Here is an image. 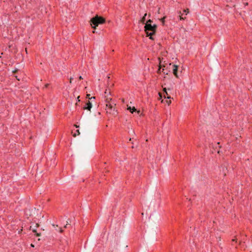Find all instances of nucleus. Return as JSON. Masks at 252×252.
I'll return each instance as SVG.
<instances>
[{
	"mask_svg": "<svg viewBox=\"0 0 252 252\" xmlns=\"http://www.w3.org/2000/svg\"><path fill=\"white\" fill-rule=\"evenodd\" d=\"M157 29V25L154 24H145L144 26V31H145L147 36L149 37V38L153 40V36L155 34Z\"/></svg>",
	"mask_w": 252,
	"mask_h": 252,
	"instance_id": "1",
	"label": "nucleus"
},
{
	"mask_svg": "<svg viewBox=\"0 0 252 252\" xmlns=\"http://www.w3.org/2000/svg\"><path fill=\"white\" fill-rule=\"evenodd\" d=\"M105 22V19L97 15L92 18L90 20V23L92 27L94 29H95L96 27L99 25L103 24Z\"/></svg>",
	"mask_w": 252,
	"mask_h": 252,
	"instance_id": "2",
	"label": "nucleus"
},
{
	"mask_svg": "<svg viewBox=\"0 0 252 252\" xmlns=\"http://www.w3.org/2000/svg\"><path fill=\"white\" fill-rule=\"evenodd\" d=\"M111 98H107L105 99L107 112L110 114H115L116 113L115 108V103L114 102H111Z\"/></svg>",
	"mask_w": 252,
	"mask_h": 252,
	"instance_id": "3",
	"label": "nucleus"
},
{
	"mask_svg": "<svg viewBox=\"0 0 252 252\" xmlns=\"http://www.w3.org/2000/svg\"><path fill=\"white\" fill-rule=\"evenodd\" d=\"M159 69H158V71H159V72L160 71L161 68L163 67L162 72H163V73L165 74H168L169 72L171 71L172 69L171 68V67H168V68H167V65H168V64L165 63V64H162V61H161L160 58H159Z\"/></svg>",
	"mask_w": 252,
	"mask_h": 252,
	"instance_id": "4",
	"label": "nucleus"
},
{
	"mask_svg": "<svg viewBox=\"0 0 252 252\" xmlns=\"http://www.w3.org/2000/svg\"><path fill=\"white\" fill-rule=\"evenodd\" d=\"M168 67H171V68L172 69L171 71H172L173 73L177 77L178 66L172 63H169V64L167 65V68Z\"/></svg>",
	"mask_w": 252,
	"mask_h": 252,
	"instance_id": "5",
	"label": "nucleus"
},
{
	"mask_svg": "<svg viewBox=\"0 0 252 252\" xmlns=\"http://www.w3.org/2000/svg\"><path fill=\"white\" fill-rule=\"evenodd\" d=\"M92 107V103L89 101H88L86 104L85 105H84V106L83 107V108L84 109H86V110H89L90 111L91 108Z\"/></svg>",
	"mask_w": 252,
	"mask_h": 252,
	"instance_id": "6",
	"label": "nucleus"
},
{
	"mask_svg": "<svg viewBox=\"0 0 252 252\" xmlns=\"http://www.w3.org/2000/svg\"><path fill=\"white\" fill-rule=\"evenodd\" d=\"M163 91H164V98H167L168 99L171 98V97L169 96V94H168V93L167 92V89H166V88H164L163 89Z\"/></svg>",
	"mask_w": 252,
	"mask_h": 252,
	"instance_id": "7",
	"label": "nucleus"
},
{
	"mask_svg": "<svg viewBox=\"0 0 252 252\" xmlns=\"http://www.w3.org/2000/svg\"><path fill=\"white\" fill-rule=\"evenodd\" d=\"M127 110H128L131 113H133L134 112H135L136 111V109L134 107H133L132 108L130 106L127 107Z\"/></svg>",
	"mask_w": 252,
	"mask_h": 252,
	"instance_id": "8",
	"label": "nucleus"
},
{
	"mask_svg": "<svg viewBox=\"0 0 252 252\" xmlns=\"http://www.w3.org/2000/svg\"><path fill=\"white\" fill-rule=\"evenodd\" d=\"M146 15H147V13H145L144 14V16L140 20V22L143 24H145Z\"/></svg>",
	"mask_w": 252,
	"mask_h": 252,
	"instance_id": "9",
	"label": "nucleus"
},
{
	"mask_svg": "<svg viewBox=\"0 0 252 252\" xmlns=\"http://www.w3.org/2000/svg\"><path fill=\"white\" fill-rule=\"evenodd\" d=\"M166 18V16H164L163 18H161L160 19V21L162 23V25L163 26L164 25V23H165V19Z\"/></svg>",
	"mask_w": 252,
	"mask_h": 252,
	"instance_id": "10",
	"label": "nucleus"
},
{
	"mask_svg": "<svg viewBox=\"0 0 252 252\" xmlns=\"http://www.w3.org/2000/svg\"><path fill=\"white\" fill-rule=\"evenodd\" d=\"M179 14H180V15H179L180 20H185V19H186V17H183L182 16V14H181V11H180Z\"/></svg>",
	"mask_w": 252,
	"mask_h": 252,
	"instance_id": "11",
	"label": "nucleus"
},
{
	"mask_svg": "<svg viewBox=\"0 0 252 252\" xmlns=\"http://www.w3.org/2000/svg\"><path fill=\"white\" fill-rule=\"evenodd\" d=\"M152 22H153L152 20H151V19H149L148 20H147V21L146 22V23L145 24H152Z\"/></svg>",
	"mask_w": 252,
	"mask_h": 252,
	"instance_id": "12",
	"label": "nucleus"
},
{
	"mask_svg": "<svg viewBox=\"0 0 252 252\" xmlns=\"http://www.w3.org/2000/svg\"><path fill=\"white\" fill-rule=\"evenodd\" d=\"M184 12L188 13L189 12V9H184Z\"/></svg>",
	"mask_w": 252,
	"mask_h": 252,
	"instance_id": "13",
	"label": "nucleus"
},
{
	"mask_svg": "<svg viewBox=\"0 0 252 252\" xmlns=\"http://www.w3.org/2000/svg\"><path fill=\"white\" fill-rule=\"evenodd\" d=\"M232 242L233 243V242H235V241H236V239H233L232 240Z\"/></svg>",
	"mask_w": 252,
	"mask_h": 252,
	"instance_id": "14",
	"label": "nucleus"
},
{
	"mask_svg": "<svg viewBox=\"0 0 252 252\" xmlns=\"http://www.w3.org/2000/svg\"><path fill=\"white\" fill-rule=\"evenodd\" d=\"M76 131L78 133L77 135H79L80 134L79 130H77Z\"/></svg>",
	"mask_w": 252,
	"mask_h": 252,
	"instance_id": "15",
	"label": "nucleus"
},
{
	"mask_svg": "<svg viewBox=\"0 0 252 252\" xmlns=\"http://www.w3.org/2000/svg\"><path fill=\"white\" fill-rule=\"evenodd\" d=\"M60 231L61 232L63 231V230L61 228H60Z\"/></svg>",
	"mask_w": 252,
	"mask_h": 252,
	"instance_id": "16",
	"label": "nucleus"
},
{
	"mask_svg": "<svg viewBox=\"0 0 252 252\" xmlns=\"http://www.w3.org/2000/svg\"><path fill=\"white\" fill-rule=\"evenodd\" d=\"M79 79H82V76H79Z\"/></svg>",
	"mask_w": 252,
	"mask_h": 252,
	"instance_id": "17",
	"label": "nucleus"
},
{
	"mask_svg": "<svg viewBox=\"0 0 252 252\" xmlns=\"http://www.w3.org/2000/svg\"><path fill=\"white\" fill-rule=\"evenodd\" d=\"M31 246L32 247H34V245L33 244H32L31 245Z\"/></svg>",
	"mask_w": 252,
	"mask_h": 252,
	"instance_id": "18",
	"label": "nucleus"
},
{
	"mask_svg": "<svg viewBox=\"0 0 252 252\" xmlns=\"http://www.w3.org/2000/svg\"><path fill=\"white\" fill-rule=\"evenodd\" d=\"M72 79H73L72 78H70V83H71V82H72Z\"/></svg>",
	"mask_w": 252,
	"mask_h": 252,
	"instance_id": "19",
	"label": "nucleus"
},
{
	"mask_svg": "<svg viewBox=\"0 0 252 252\" xmlns=\"http://www.w3.org/2000/svg\"><path fill=\"white\" fill-rule=\"evenodd\" d=\"M93 99H94V98H95V97H91V99H93Z\"/></svg>",
	"mask_w": 252,
	"mask_h": 252,
	"instance_id": "20",
	"label": "nucleus"
},
{
	"mask_svg": "<svg viewBox=\"0 0 252 252\" xmlns=\"http://www.w3.org/2000/svg\"><path fill=\"white\" fill-rule=\"evenodd\" d=\"M74 136H76V133H74V135H73Z\"/></svg>",
	"mask_w": 252,
	"mask_h": 252,
	"instance_id": "21",
	"label": "nucleus"
},
{
	"mask_svg": "<svg viewBox=\"0 0 252 252\" xmlns=\"http://www.w3.org/2000/svg\"><path fill=\"white\" fill-rule=\"evenodd\" d=\"M16 78H17V80H20V79H19V78H17V76H16Z\"/></svg>",
	"mask_w": 252,
	"mask_h": 252,
	"instance_id": "22",
	"label": "nucleus"
},
{
	"mask_svg": "<svg viewBox=\"0 0 252 252\" xmlns=\"http://www.w3.org/2000/svg\"><path fill=\"white\" fill-rule=\"evenodd\" d=\"M25 50H26V52H27V48H25Z\"/></svg>",
	"mask_w": 252,
	"mask_h": 252,
	"instance_id": "23",
	"label": "nucleus"
},
{
	"mask_svg": "<svg viewBox=\"0 0 252 252\" xmlns=\"http://www.w3.org/2000/svg\"><path fill=\"white\" fill-rule=\"evenodd\" d=\"M67 225V224H66V225L64 226V227H66Z\"/></svg>",
	"mask_w": 252,
	"mask_h": 252,
	"instance_id": "24",
	"label": "nucleus"
},
{
	"mask_svg": "<svg viewBox=\"0 0 252 252\" xmlns=\"http://www.w3.org/2000/svg\"><path fill=\"white\" fill-rule=\"evenodd\" d=\"M48 86V84L46 85L45 87H47Z\"/></svg>",
	"mask_w": 252,
	"mask_h": 252,
	"instance_id": "25",
	"label": "nucleus"
}]
</instances>
